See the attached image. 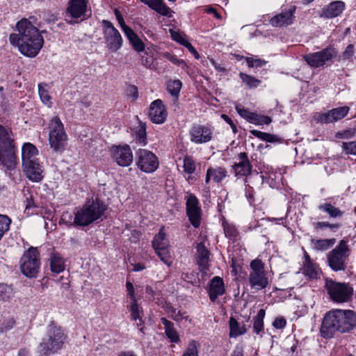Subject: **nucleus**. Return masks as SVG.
Instances as JSON below:
<instances>
[{"instance_id": "obj_1", "label": "nucleus", "mask_w": 356, "mask_h": 356, "mask_svg": "<svg viewBox=\"0 0 356 356\" xmlns=\"http://www.w3.org/2000/svg\"><path fill=\"white\" fill-rule=\"evenodd\" d=\"M18 33H11L10 42L28 57H35L42 49L44 40L39 30L27 19H22L16 24Z\"/></svg>"}, {"instance_id": "obj_2", "label": "nucleus", "mask_w": 356, "mask_h": 356, "mask_svg": "<svg viewBox=\"0 0 356 356\" xmlns=\"http://www.w3.org/2000/svg\"><path fill=\"white\" fill-rule=\"evenodd\" d=\"M355 327L356 313L354 311L334 309L325 315L321 333L324 338H331L336 332H348Z\"/></svg>"}, {"instance_id": "obj_3", "label": "nucleus", "mask_w": 356, "mask_h": 356, "mask_svg": "<svg viewBox=\"0 0 356 356\" xmlns=\"http://www.w3.org/2000/svg\"><path fill=\"white\" fill-rule=\"evenodd\" d=\"M107 206L98 198L88 200L81 208L74 212V226H88L102 218Z\"/></svg>"}, {"instance_id": "obj_17", "label": "nucleus", "mask_w": 356, "mask_h": 356, "mask_svg": "<svg viewBox=\"0 0 356 356\" xmlns=\"http://www.w3.org/2000/svg\"><path fill=\"white\" fill-rule=\"evenodd\" d=\"M213 129L207 125L195 124L189 131L191 141L196 144L209 142L213 138Z\"/></svg>"}, {"instance_id": "obj_40", "label": "nucleus", "mask_w": 356, "mask_h": 356, "mask_svg": "<svg viewBox=\"0 0 356 356\" xmlns=\"http://www.w3.org/2000/svg\"><path fill=\"white\" fill-rule=\"evenodd\" d=\"M250 133L255 137L268 143H280L282 139L277 135L262 132L257 130H252Z\"/></svg>"}, {"instance_id": "obj_58", "label": "nucleus", "mask_w": 356, "mask_h": 356, "mask_svg": "<svg viewBox=\"0 0 356 356\" xmlns=\"http://www.w3.org/2000/svg\"><path fill=\"white\" fill-rule=\"evenodd\" d=\"M115 15H116L117 19H118L120 25V27H121L122 30L123 31L124 33L125 34L126 33V31H127V29H131V28L129 26H128L127 25H126L122 16L117 10H115Z\"/></svg>"}, {"instance_id": "obj_13", "label": "nucleus", "mask_w": 356, "mask_h": 356, "mask_svg": "<svg viewBox=\"0 0 356 356\" xmlns=\"http://www.w3.org/2000/svg\"><path fill=\"white\" fill-rule=\"evenodd\" d=\"M87 1L86 0H70L65 12V20L70 24L77 22L76 19L87 18Z\"/></svg>"}, {"instance_id": "obj_6", "label": "nucleus", "mask_w": 356, "mask_h": 356, "mask_svg": "<svg viewBox=\"0 0 356 356\" xmlns=\"http://www.w3.org/2000/svg\"><path fill=\"white\" fill-rule=\"evenodd\" d=\"M49 143L54 151L63 152L67 144V135L60 119L56 116L49 124Z\"/></svg>"}, {"instance_id": "obj_49", "label": "nucleus", "mask_w": 356, "mask_h": 356, "mask_svg": "<svg viewBox=\"0 0 356 356\" xmlns=\"http://www.w3.org/2000/svg\"><path fill=\"white\" fill-rule=\"evenodd\" d=\"M157 255L161 260L166 265L170 266L172 262V257L170 255L168 248H164L162 250H155Z\"/></svg>"}, {"instance_id": "obj_33", "label": "nucleus", "mask_w": 356, "mask_h": 356, "mask_svg": "<svg viewBox=\"0 0 356 356\" xmlns=\"http://www.w3.org/2000/svg\"><path fill=\"white\" fill-rule=\"evenodd\" d=\"M125 35L134 50L138 52H142L145 50V44L131 29L127 28Z\"/></svg>"}, {"instance_id": "obj_37", "label": "nucleus", "mask_w": 356, "mask_h": 356, "mask_svg": "<svg viewBox=\"0 0 356 356\" xmlns=\"http://www.w3.org/2000/svg\"><path fill=\"white\" fill-rule=\"evenodd\" d=\"M49 260L51 270L53 273L58 274L65 270L64 259L58 253H52Z\"/></svg>"}, {"instance_id": "obj_36", "label": "nucleus", "mask_w": 356, "mask_h": 356, "mask_svg": "<svg viewBox=\"0 0 356 356\" xmlns=\"http://www.w3.org/2000/svg\"><path fill=\"white\" fill-rule=\"evenodd\" d=\"M197 168V163L193 156L186 155L183 158L184 172L188 176L186 177V181H189L192 179L191 175L195 173Z\"/></svg>"}, {"instance_id": "obj_15", "label": "nucleus", "mask_w": 356, "mask_h": 356, "mask_svg": "<svg viewBox=\"0 0 356 356\" xmlns=\"http://www.w3.org/2000/svg\"><path fill=\"white\" fill-rule=\"evenodd\" d=\"M337 56L334 48L327 47L321 51L309 54L304 56L305 60L312 67H319Z\"/></svg>"}, {"instance_id": "obj_18", "label": "nucleus", "mask_w": 356, "mask_h": 356, "mask_svg": "<svg viewBox=\"0 0 356 356\" xmlns=\"http://www.w3.org/2000/svg\"><path fill=\"white\" fill-rule=\"evenodd\" d=\"M349 110L348 106L335 108L326 113H316L314 116V119L317 122L323 124L332 123L346 117Z\"/></svg>"}, {"instance_id": "obj_11", "label": "nucleus", "mask_w": 356, "mask_h": 356, "mask_svg": "<svg viewBox=\"0 0 356 356\" xmlns=\"http://www.w3.org/2000/svg\"><path fill=\"white\" fill-rule=\"evenodd\" d=\"M250 267L249 282L251 288L256 290L265 289L268 284V280L261 261L259 259L252 261Z\"/></svg>"}, {"instance_id": "obj_4", "label": "nucleus", "mask_w": 356, "mask_h": 356, "mask_svg": "<svg viewBox=\"0 0 356 356\" xmlns=\"http://www.w3.org/2000/svg\"><path fill=\"white\" fill-rule=\"evenodd\" d=\"M66 335L60 326L53 322L48 327L47 337L43 339L38 348V356H49L63 348Z\"/></svg>"}, {"instance_id": "obj_42", "label": "nucleus", "mask_w": 356, "mask_h": 356, "mask_svg": "<svg viewBox=\"0 0 356 356\" xmlns=\"http://www.w3.org/2000/svg\"><path fill=\"white\" fill-rule=\"evenodd\" d=\"M46 84H38V93L42 103L47 107L50 108L52 106L51 97L49 94L48 90L45 88Z\"/></svg>"}, {"instance_id": "obj_22", "label": "nucleus", "mask_w": 356, "mask_h": 356, "mask_svg": "<svg viewBox=\"0 0 356 356\" xmlns=\"http://www.w3.org/2000/svg\"><path fill=\"white\" fill-rule=\"evenodd\" d=\"M296 8L291 7L288 10H283L280 13L275 15L270 19V24L273 26L282 27L291 24L294 17Z\"/></svg>"}, {"instance_id": "obj_64", "label": "nucleus", "mask_w": 356, "mask_h": 356, "mask_svg": "<svg viewBox=\"0 0 356 356\" xmlns=\"http://www.w3.org/2000/svg\"><path fill=\"white\" fill-rule=\"evenodd\" d=\"M166 313L168 314L169 317L172 319V316L175 315L176 312L177 311L176 308L172 307L171 305L168 304L165 308Z\"/></svg>"}, {"instance_id": "obj_34", "label": "nucleus", "mask_w": 356, "mask_h": 356, "mask_svg": "<svg viewBox=\"0 0 356 356\" xmlns=\"http://www.w3.org/2000/svg\"><path fill=\"white\" fill-rule=\"evenodd\" d=\"M130 313L131 320L138 322L136 323L138 327L141 326L144 321L143 320V309L139 307L137 300L131 301V304L127 306Z\"/></svg>"}, {"instance_id": "obj_38", "label": "nucleus", "mask_w": 356, "mask_h": 356, "mask_svg": "<svg viewBox=\"0 0 356 356\" xmlns=\"http://www.w3.org/2000/svg\"><path fill=\"white\" fill-rule=\"evenodd\" d=\"M168 245L169 241L166 238L164 227H163L160 229L159 232L154 236L152 241V246L154 250H162L164 248H168Z\"/></svg>"}, {"instance_id": "obj_20", "label": "nucleus", "mask_w": 356, "mask_h": 356, "mask_svg": "<svg viewBox=\"0 0 356 356\" xmlns=\"http://www.w3.org/2000/svg\"><path fill=\"white\" fill-rule=\"evenodd\" d=\"M167 117V111L165 106L160 99L152 102L149 111V118L156 124H162Z\"/></svg>"}, {"instance_id": "obj_60", "label": "nucleus", "mask_w": 356, "mask_h": 356, "mask_svg": "<svg viewBox=\"0 0 356 356\" xmlns=\"http://www.w3.org/2000/svg\"><path fill=\"white\" fill-rule=\"evenodd\" d=\"M188 316L185 312H182L181 310H178L176 312L175 315L172 316V319L175 321H180L182 319H187Z\"/></svg>"}, {"instance_id": "obj_51", "label": "nucleus", "mask_w": 356, "mask_h": 356, "mask_svg": "<svg viewBox=\"0 0 356 356\" xmlns=\"http://www.w3.org/2000/svg\"><path fill=\"white\" fill-rule=\"evenodd\" d=\"M314 229H322L325 227L330 228L331 229H337L341 227V225L339 223H330L327 221H319L317 222H315L314 224Z\"/></svg>"}, {"instance_id": "obj_12", "label": "nucleus", "mask_w": 356, "mask_h": 356, "mask_svg": "<svg viewBox=\"0 0 356 356\" xmlns=\"http://www.w3.org/2000/svg\"><path fill=\"white\" fill-rule=\"evenodd\" d=\"M102 24L104 26L103 34L106 47L111 51L115 52L122 46V38L112 22L103 19Z\"/></svg>"}, {"instance_id": "obj_31", "label": "nucleus", "mask_w": 356, "mask_h": 356, "mask_svg": "<svg viewBox=\"0 0 356 356\" xmlns=\"http://www.w3.org/2000/svg\"><path fill=\"white\" fill-rule=\"evenodd\" d=\"M229 337L236 338L246 332V328L243 323H238L234 318L231 317L229 322Z\"/></svg>"}, {"instance_id": "obj_62", "label": "nucleus", "mask_w": 356, "mask_h": 356, "mask_svg": "<svg viewBox=\"0 0 356 356\" xmlns=\"http://www.w3.org/2000/svg\"><path fill=\"white\" fill-rule=\"evenodd\" d=\"M14 325H15V321L13 319H9L8 321L4 322L3 323L2 326L1 327V331L6 332V331L13 328Z\"/></svg>"}, {"instance_id": "obj_35", "label": "nucleus", "mask_w": 356, "mask_h": 356, "mask_svg": "<svg viewBox=\"0 0 356 356\" xmlns=\"http://www.w3.org/2000/svg\"><path fill=\"white\" fill-rule=\"evenodd\" d=\"M312 248L316 251H326L336 243L335 238L312 239Z\"/></svg>"}, {"instance_id": "obj_29", "label": "nucleus", "mask_w": 356, "mask_h": 356, "mask_svg": "<svg viewBox=\"0 0 356 356\" xmlns=\"http://www.w3.org/2000/svg\"><path fill=\"white\" fill-rule=\"evenodd\" d=\"M148 7L155 10L160 15L167 17H172L173 11L168 7L162 0H148Z\"/></svg>"}, {"instance_id": "obj_27", "label": "nucleus", "mask_w": 356, "mask_h": 356, "mask_svg": "<svg viewBox=\"0 0 356 356\" xmlns=\"http://www.w3.org/2000/svg\"><path fill=\"white\" fill-rule=\"evenodd\" d=\"M38 150L36 147L31 143H25L22 147V163L31 162L37 159Z\"/></svg>"}, {"instance_id": "obj_7", "label": "nucleus", "mask_w": 356, "mask_h": 356, "mask_svg": "<svg viewBox=\"0 0 356 356\" xmlns=\"http://www.w3.org/2000/svg\"><path fill=\"white\" fill-rule=\"evenodd\" d=\"M325 288L331 300L334 302L343 303L352 300L353 288L349 283L339 282L326 278L325 280Z\"/></svg>"}, {"instance_id": "obj_47", "label": "nucleus", "mask_w": 356, "mask_h": 356, "mask_svg": "<svg viewBox=\"0 0 356 356\" xmlns=\"http://www.w3.org/2000/svg\"><path fill=\"white\" fill-rule=\"evenodd\" d=\"M134 139L140 145L145 146L147 145L146 131L144 126L142 125L137 128L135 131Z\"/></svg>"}, {"instance_id": "obj_24", "label": "nucleus", "mask_w": 356, "mask_h": 356, "mask_svg": "<svg viewBox=\"0 0 356 356\" xmlns=\"http://www.w3.org/2000/svg\"><path fill=\"white\" fill-rule=\"evenodd\" d=\"M238 161L233 165L236 176H248L252 170V165L245 152H241L237 158Z\"/></svg>"}, {"instance_id": "obj_54", "label": "nucleus", "mask_w": 356, "mask_h": 356, "mask_svg": "<svg viewBox=\"0 0 356 356\" xmlns=\"http://www.w3.org/2000/svg\"><path fill=\"white\" fill-rule=\"evenodd\" d=\"M171 36L175 41L179 42L183 46H185L186 43L188 42V40L186 38V35L181 33L172 31L171 32Z\"/></svg>"}, {"instance_id": "obj_48", "label": "nucleus", "mask_w": 356, "mask_h": 356, "mask_svg": "<svg viewBox=\"0 0 356 356\" xmlns=\"http://www.w3.org/2000/svg\"><path fill=\"white\" fill-rule=\"evenodd\" d=\"M200 344L195 340L191 341L182 356H198Z\"/></svg>"}, {"instance_id": "obj_61", "label": "nucleus", "mask_w": 356, "mask_h": 356, "mask_svg": "<svg viewBox=\"0 0 356 356\" xmlns=\"http://www.w3.org/2000/svg\"><path fill=\"white\" fill-rule=\"evenodd\" d=\"M354 51H353V45L349 44L344 52L343 53V58L344 59H348L353 55Z\"/></svg>"}, {"instance_id": "obj_57", "label": "nucleus", "mask_w": 356, "mask_h": 356, "mask_svg": "<svg viewBox=\"0 0 356 356\" xmlns=\"http://www.w3.org/2000/svg\"><path fill=\"white\" fill-rule=\"evenodd\" d=\"M126 287L128 296L130 297L131 302L137 300L135 296L134 288L133 284L130 282L127 281L126 283Z\"/></svg>"}, {"instance_id": "obj_32", "label": "nucleus", "mask_w": 356, "mask_h": 356, "mask_svg": "<svg viewBox=\"0 0 356 356\" xmlns=\"http://www.w3.org/2000/svg\"><path fill=\"white\" fill-rule=\"evenodd\" d=\"M161 321L164 325L165 333L170 341L172 343H178L179 341V337L174 327V324L165 318H161Z\"/></svg>"}, {"instance_id": "obj_44", "label": "nucleus", "mask_w": 356, "mask_h": 356, "mask_svg": "<svg viewBox=\"0 0 356 356\" xmlns=\"http://www.w3.org/2000/svg\"><path fill=\"white\" fill-rule=\"evenodd\" d=\"M239 76L242 81L250 88H254L259 86L261 81L247 74L241 72Z\"/></svg>"}, {"instance_id": "obj_46", "label": "nucleus", "mask_w": 356, "mask_h": 356, "mask_svg": "<svg viewBox=\"0 0 356 356\" xmlns=\"http://www.w3.org/2000/svg\"><path fill=\"white\" fill-rule=\"evenodd\" d=\"M248 122L257 125H262L269 124L272 122V120L268 116L261 115L255 113H252Z\"/></svg>"}, {"instance_id": "obj_41", "label": "nucleus", "mask_w": 356, "mask_h": 356, "mask_svg": "<svg viewBox=\"0 0 356 356\" xmlns=\"http://www.w3.org/2000/svg\"><path fill=\"white\" fill-rule=\"evenodd\" d=\"M167 90L173 97H177L182 87V83L179 79L169 80L167 82Z\"/></svg>"}, {"instance_id": "obj_55", "label": "nucleus", "mask_w": 356, "mask_h": 356, "mask_svg": "<svg viewBox=\"0 0 356 356\" xmlns=\"http://www.w3.org/2000/svg\"><path fill=\"white\" fill-rule=\"evenodd\" d=\"M235 108L241 117L245 119L247 121H249L252 112L249 111L248 109L239 104L236 105Z\"/></svg>"}, {"instance_id": "obj_28", "label": "nucleus", "mask_w": 356, "mask_h": 356, "mask_svg": "<svg viewBox=\"0 0 356 356\" xmlns=\"http://www.w3.org/2000/svg\"><path fill=\"white\" fill-rule=\"evenodd\" d=\"M197 264L202 270H207L209 266V252L202 241L197 245Z\"/></svg>"}, {"instance_id": "obj_9", "label": "nucleus", "mask_w": 356, "mask_h": 356, "mask_svg": "<svg viewBox=\"0 0 356 356\" xmlns=\"http://www.w3.org/2000/svg\"><path fill=\"white\" fill-rule=\"evenodd\" d=\"M40 268V254L36 248L31 247L22 255L20 260L22 273L28 277H34Z\"/></svg>"}, {"instance_id": "obj_10", "label": "nucleus", "mask_w": 356, "mask_h": 356, "mask_svg": "<svg viewBox=\"0 0 356 356\" xmlns=\"http://www.w3.org/2000/svg\"><path fill=\"white\" fill-rule=\"evenodd\" d=\"M136 165L142 172L152 173L158 169L159 162L152 152L140 148L136 152Z\"/></svg>"}, {"instance_id": "obj_30", "label": "nucleus", "mask_w": 356, "mask_h": 356, "mask_svg": "<svg viewBox=\"0 0 356 356\" xmlns=\"http://www.w3.org/2000/svg\"><path fill=\"white\" fill-rule=\"evenodd\" d=\"M305 262L303 271L304 273L312 279H316L319 275V269L316 266V264L312 261L309 254H305Z\"/></svg>"}, {"instance_id": "obj_39", "label": "nucleus", "mask_w": 356, "mask_h": 356, "mask_svg": "<svg viewBox=\"0 0 356 356\" xmlns=\"http://www.w3.org/2000/svg\"><path fill=\"white\" fill-rule=\"evenodd\" d=\"M15 295V291L12 285L0 283V301H10Z\"/></svg>"}, {"instance_id": "obj_59", "label": "nucleus", "mask_w": 356, "mask_h": 356, "mask_svg": "<svg viewBox=\"0 0 356 356\" xmlns=\"http://www.w3.org/2000/svg\"><path fill=\"white\" fill-rule=\"evenodd\" d=\"M141 64L147 68H150L153 64V59L147 56H142L140 58Z\"/></svg>"}, {"instance_id": "obj_25", "label": "nucleus", "mask_w": 356, "mask_h": 356, "mask_svg": "<svg viewBox=\"0 0 356 356\" xmlns=\"http://www.w3.org/2000/svg\"><path fill=\"white\" fill-rule=\"evenodd\" d=\"M332 197H329L324 202L318 205V209L326 213L330 218H341L344 214V211L336 207L332 203Z\"/></svg>"}, {"instance_id": "obj_52", "label": "nucleus", "mask_w": 356, "mask_h": 356, "mask_svg": "<svg viewBox=\"0 0 356 356\" xmlns=\"http://www.w3.org/2000/svg\"><path fill=\"white\" fill-rule=\"evenodd\" d=\"M245 61L250 67H262L266 63V61L260 58H254L252 57H246Z\"/></svg>"}, {"instance_id": "obj_50", "label": "nucleus", "mask_w": 356, "mask_h": 356, "mask_svg": "<svg viewBox=\"0 0 356 356\" xmlns=\"http://www.w3.org/2000/svg\"><path fill=\"white\" fill-rule=\"evenodd\" d=\"M163 57L173 64L181 66L183 69H185L188 67L184 60L179 59L175 55H173L169 52L163 53Z\"/></svg>"}, {"instance_id": "obj_8", "label": "nucleus", "mask_w": 356, "mask_h": 356, "mask_svg": "<svg viewBox=\"0 0 356 356\" xmlns=\"http://www.w3.org/2000/svg\"><path fill=\"white\" fill-rule=\"evenodd\" d=\"M349 249L343 240L327 254L329 266L334 271L344 270L346 268Z\"/></svg>"}, {"instance_id": "obj_16", "label": "nucleus", "mask_w": 356, "mask_h": 356, "mask_svg": "<svg viewBox=\"0 0 356 356\" xmlns=\"http://www.w3.org/2000/svg\"><path fill=\"white\" fill-rule=\"evenodd\" d=\"M186 213L191 223L197 228L201 222V208L196 196L189 193L186 197Z\"/></svg>"}, {"instance_id": "obj_63", "label": "nucleus", "mask_w": 356, "mask_h": 356, "mask_svg": "<svg viewBox=\"0 0 356 356\" xmlns=\"http://www.w3.org/2000/svg\"><path fill=\"white\" fill-rule=\"evenodd\" d=\"M222 118H223L225 120V121L227 122L230 125L234 133L237 132L236 126L234 124V123L233 122V121L232 120V119L230 118H229L227 115H226L225 114H222Z\"/></svg>"}, {"instance_id": "obj_45", "label": "nucleus", "mask_w": 356, "mask_h": 356, "mask_svg": "<svg viewBox=\"0 0 356 356\" xmlns=\"http://www.w3.org/2000/svg\"><path fill=\"white\" fill-rule=\"evenodd\" d=\"M222 226L226 237L233 241L236 240L238 235V232L236 227L234 225L230 224L227 222H224L222 223Z\"/></svg>"}, {"instance_id": "obj_21", "label": "nucleus", "mask_w": 356, "mask_h": 356, "mask_svg": "<svg viewBox=\"0 0 356 356\" xmlns=\"http://www.w3.org/2000/svg\"><path fill=\"white\" fill-rule=\"evenodd\" d=\"M209 299L214 302L217 298L225 293V287L222 278L219 276L213 277L209 282L207 290Z\"/></svg>"}, {"instance_id": "obj_5", "label": "nucleus", "mask_w": 356, "mask_h": 356, "mask_svg": "<svg viewBox=\"0 0 356 356\" xmlns=\"http://www.w3.org/2000/svg\"><path fill=\"white\" fill-rule=\"evenodd\" d=\"M0 163L8 170H14L17 164L13 140L8 129L1 125H0Z\"/></svg>"}, {"instance_id": "obj_26", "label": "nucleus", "mask_w": 356, "mask_h": 356, "mask_svg": "<svg viewBox=\"0 0 356 356\" xmlns=\"http://www.w3.org/2000/svg\"><path fill=\"white\" fill-rule=\"evenodd\" d=\"M227 176V171L225 168H209L207 170L205 184H208L210 180L216 183H220Z\"/></svg>"}, {"instance_id": "obj_14", "label": "nucleus", "mask_w": 356, "mask_h": 356, "mask_svg": "<svg viewBox=\"0 0 356 356\" xmlns=\"http://www.w3.org/2000/svg\"><path fill=\"white\" fill-rule=\"evenodd\" d=\"M111 153L113 161L120 166L127 167L133 162L132 150L127 144L113 145L111 149Z\"/></svg>"}, {"instance_id": "obj_56", "label": "nucleus", "mask_w": 356, "mask_h": 356, "mask_svg": "<svg viewBox=\"0 0 356 356\" xmlns=\"http://www.w3.org/2000/svg\"><path fill=\"white\" fill-rule=\"evenodd\" d=\"M286 321L284 317H277L275 319L273 325L277 329H282L286 326Z\"/></svg>"}, {"instance_id": "obj_53", "label": "nucleus", "mask_w": 356, "mask_h": 356, "mask_svg": "<svg viewBox=\"0 0 356 356\" xmlns=\"http://www.w3.org/2000/svg\"><path fill=\"white\" fill-rule=\"evenodd\" d=\"M342 148L346 154L356 155V141L344 142Z\"/></svg>"}, {"instance_id": "obj_23", "label": "nucleus", "mask_w": 356, "mask_h": 356, "mask_svg": "<svg viewBox=\"0 0 356 356\" xmlns=\"http://www.w3.org/2000/svg\"><path fill=\"white\" fill-rule=\"evenodd\" d=\"M345 9V3L341 1H334L324 7L320 17L326 19H332L339 16Z\"/></svg>"}, {"instance_id": "obj_43", "label": "nucleus", "mask_w": 356, "mask_h": 356, "mask_svg": "<svg viewBox=\"0 0 356 356\" xmlns=\"http://www.w3.org/2000/svg\"><path fill=\"white\" fill-rule=\"evenodd\" d=\"M264 316L265 311L261 309L253 318V330L257 334L264 329Z\"/></svg>"}, {"instance_id": "obj_19", "label": "nucleus", "mask_w": 356, "mask_h": 356, "mask_svg": "<svg viewBox=\"0 0 356 356\" xmlns=\"http://www.w3.org/2000/svg\"><path fill=\"white\" fill-rule=\"evenodd\" d=\"M23 172L26 177L34 182H40L42 180L43 170L40 164L39 160L22 163Z\"/></svg>"}]
</instances>
